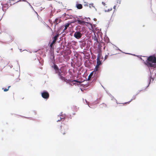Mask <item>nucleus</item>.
<instances>
[{
    "label": "nucleus",
    "instance_id": "obj_1",
    "mask_svg": "<svg viewBox=\"0 0 156 156\" xmlns=\"http://www.w3.org/2000/svg\"><path fill=\"white\" fill-rule=\"evenodd\" d=\"M144 63L149 68H155L156 67V57L154 55L149 56Z\"/></svg>",
    "mask_w": 156,
    "mask_h": 156
},
{
    "label": "nucleus",
    "instance_id": "obj_2",
    "mask_svg": "<svg viewBox=\"0 0 156 156\" xmlns=\"http://www.w3.org/2000/svg\"><path fill=\"white\" fill-rule=\"evenodd\" d=\"M83 35L82 33L78 31L76 32L74 34V36L77 39H80Z\"/></svg>",
    "mask_w": 156,
    "mask_h": 156
},
{
    "label": "nucleus",
    "instance_id": "obj_3",
    "mask_svg": "<svg viewBox=\"0 0 156 156\" xmlns=\"http://www.w3.org/2000/svg\"><path fill=\"white\" fill-rule=\"evenodd\" d=\"M41 94L42 97L44 99H48L49 96V93L47 91H44L42 92Z\"/></svg>",
    "mask_w": 156,
    "mask_h": 156
},
{
    "label": "nucleus",
    "instance_id": "obj_4",
    "mask_svg": "<svg viewBox=\"0 0 156 156\" xmlns=\"http://www.w3.org/2000/svg\"><path fill=\"white\" fill-rule=\"evenodd\" d=\"M76 22H77V23L79 24L83 25H85L86 23V22L84 21L80 20L79 19H78L76 21Z\"/></svg>",
    "mask_w": 156,
    "mask_h": 156
},
{
    "label": "nucleus",
    "instance_id": "obj_5",
    "mask_svg": "<svg viewBox=\"0 0 156 156\" xmlns=\"http://www.w3.org/2000/svg\"><path fill=\"white\" fill-rule=\"evenodd\" d=\"M56 73L58 74V75L61 80L66 81V79L64 77L62 76V75L61 73V72H56Z\"/></svg>",
    "mask_w": 156,
    "mask_h": 156
},
{
    "label": "nucleus",
    "instance_id": "obj_6",
    "mask_svg": "<svg viewBox=\"0 0 156 156\" xmlns=\"http://www.w3.org/2000/svg\"><path fill=\"white\" fill-rule=\"evenodd\" d=\"M59 36V34H56L54 37H52V39H53L52 42L56 43V42L57 40L58 37Z\"/></svg>",
    "mask_w": 156,
    "mask_h": 156
},
{
    "label": "nucleus",
    "instance_id": "obj_7",
    "mask_svg": "<svg viewBox=\"0 0 156 156\" xmlns=\"http://www.w3.org/2000/svg\"><path fill=\"white\" fill-rule=\"evenodd\" d=\"M101 63L100 59V56H98L97 58V65L96 66H99L101 64Z\"/></svg>",
    "mask_w": 156,
    "mask_h": 156
},
{
    "label": "nucleus",
    "instance_id": "obj_8",
    "mask_svg": "<svg viewBox=\"0 0 156 156\" xmlns=\"http://www.w3.org/2000/svg\"><path fill=\"white\" fill-rule=\"evenodd\" d=\"M78 31L79 32H80V33H82V34L83 35V32L85 31V27H83L80 28L79 29Z\"/></svg>",
    "mask_w": 156,
    "mask_h": 156
},
{
    "label": "nucleus",
    "instance_id": "obj_9",
    "mask_svg": "<svg viewBox=\"0 0 156 156\" xmlns=\"http://www.w3.org/2000/svg\"><path fill=\"white\" fill-rule=\"evenodd\" d=\"M14 39L13 37L10 35H9L8 37V41L10 42L14 40Z\"/></svg>",
    "mask_w": 156,
    "mask_h": 156
},
{
    "label": "nucleus",
    "instance_id": "obj_10",
    "mask_svg": "<svg viewBox=\"0 0 156 156\" xmlns=\"http://www.w3.org/2000/svg\"><path fill=\"white\" fill-rule=\"evenodd\" d=\"M61 21L60 19L56 18L55 19V21L53 22V23L55 24V26L57 25L58 23H60Z\"/></svg>",
    "mask_w": 156,
    "mask_h": 156
},
{
    "label": "nucleus",
    "instance_id": "obj_11",
    "mask_svg": "<svg viewBox=\"0 0 156 156\" xmlns=\"http://www.w3.org/2000/svg\"><path fill=\"white\" fill-rule=\"evenodd\" d=\"M61 132L62 133L63 135H65L67 133V129H65L64 128L62 129V126H61Z\"/></svg>",
    "mask_w": 156,
    "mask_h": 156
},
{
    "label": "nucleus",
    "instance_id": "obj_12",
    "mask_svg": "<svg viewBox=\"0 0 156 156\" xmlns=\"http://www.w3.org/2000/svg\"><path fill=\"white\" fill-rule=\"evenodd\" d=\"M76 6L78 9H81L83 8L82 5L80 4L77 3L76 5Z\"/></svg>",
    "mask_w": 156,
    "mask_h": 156
},
{
    "label": "nucleus",
    "instance_id": "obj_13",
    "mask_svg": "<svg viewBox=\"0 0 156 156\" xmlns=\"http://www.w3.org/2000/svg\"><path fill=\"white\" fill-rule=\"evenodd\" d=\"M58 119L57 120V122H59L60 121H63L64 120V119L63 118H61L60 116H58Z\"/></svg>",
    "mask_w": 156,
    "mask_h": 156
},
{
    "label": "nucleus",
    "instance_id": "obj_14",
    "mask_svg": "<svg viewBox=\"0 0 156 156\" xmlns=\"http://www.w3.org/2000/svg\"><path fill=\"white\" fill-rule=\"evenodd\" d=\"M54 69H55V70L56 71V72H59V71L58 68V66L56 65H55L54 66Z\"/></svg>",
    "mask_w": 156,
    "mask_h": 156
},
{
    "label": "nucleus",
    "instance_id": "obj_15",
    "mask_svg": "<svg viewBox=\"0 0 156 156\" xmlns=\"http://www.w3.org/2000/svg\"><path fill=\"white\" fill-rule=\"evenodd\" d=\"M93 72H92L89 75V76H88V79H87V80H90L91 76H92V75H93Z\"/></svg>",
    "mask_w": 156,
    "mask_h": 156
},
{
    "label": "nucleus",
    "instance_id": "obj_16",
    "mask_svg": "<svg viewBox=\"0 0 156 156\" xmlns=\"http://www.w3.org/2000/svg\"><path fill=\"white\" fill-rule=\"evenodd\" d=\"M69 23H67L66 24H65V28L64 29V30H65L67 29L68 27L69 26Z\"/></svg>",
    "mask_w": 156,
    "mask_h": 156
},
{
    "label": "nucleus",
    "instance_id": "obj_17",
    "mask_svg": "<svg viewBox=\"0 0 156 156\" xmlns=\"http://www.w3.org/2000/svg\"><path fill=\"white\" fill-rule=\"evenodd\" d=\"M55 42H52V43L50 44V46L51 48H54L53 45L55 44Z\"/></svg>",
    "mask_w": 156,
    "mask_h": 156
},
{
    "label": "nucleus",
    "instance_id": "obj_18",
    "mask_svg": "<svg viewBox=\"0 0 156 156\" xmlns=\"http://www.w3.org/2000/svg\"><path fill=\"white\" fill-rule=\"evenodd\" d=\"M99 66H96L94 71L96 72L98 71L99 69Z\"/></svg>",
    "mask_w": 156,
    "mask_h": 156
},
{
    "label": "nucleus",
    "instance_id": "obj_19",
    "mask_svg": "<svg viewBox=\"0 0 156 156\" xmlns=\"http://www.w3.org/2000/svg\"><path fill=\"white\" fill-rule=\"evenodd\" d=\"M10 87H11L10 86H9L8 87V88L7 89L5 88L4 89L3 88L2 89H3L4 91L6 92V91H8L9 90V88Z\"/></svg>",
    "mask_w": 156,
    "mask_h": 156
},
{
    "label": "nucleus",
    "instance_id": "obj_20",
    "mask_svg": "<svg viewBox=\"0 0 156 156\" xmlns=\"http://www.w3.org/2000/svg\"><path fill=\"white\" fill-rule=\"evenodd\" d=\"M135 98H136L135 96H133V98H132V99H131V100L130 101H129V102H126V103H128V104H129V103L130 102H131V101H132L133 100H134V99H135Z\"/></svg>",
    "mask_w": 156,
    "mask_h": 156
},
{
    "label": "nucleus",
    "instance_id": "obj_21",
    "mask_svg": "<svg viewBox=\"0 0 156 156\" xmlns=\"http://www.w3.org/2000/svg\"><path fill=\"white\" fill-rule=\"evenodd\" d=\"M112 10V8H111L110 9H108L107 10H105V12H110V11Z\"/></svg>",
    "mask_w": 156,
    "mask_h": 156
},
{
    "label": "nucleus",
    "instance_id": "obj_22",
    "mask_svg": "<svg viewBox=\"0 0 156 156\" xmlns=\"http://www.w3.org/2000/svg\"><path fill=\"white\" fill-rule=\"evenodd\" d=\"M73 81L77 83H80V82L77 80H74Z\"/></svg>",
    "mask_w": 156,
    "mask_h": 156
},
{
    "label": "nucleus",
    "instance_id": "obj_23",
    "mask_svg": "<svg viewBox=\"0 0 156 156\" xmlns=\"http://www.w3.org/2000/svg\"><path fill=\"white\" fill-rule=\"evenodd\" d=\"M102 4H103V5H104V6H105L106 5L105 3L104 2H102Z\"/></svg>",
    "mask_w": 156,
    "mask_h": 156
},
{
    "label": "nucleus",
    "instance_id": "obj_24",
    "mask_svg": "<svg viewBox=\"0 0 156 156\" xmlns=\"http://www.w3.org/2000/svg\"><path fill=\"white\" fill-rule=\"evenodd\" d=\"M102 47V46L101 45V44H99L98 45V47L99 48L100 47V48H101V47Z\"/></svg>",
    "mask_w": 156,
    "mask_h": 156
},
{
    "label": "nucleus",
    "instance_id": "obj_25",
    "mask_svg": "<svg viewBox=\"0 0 156 156\" xmlns=\"http://www.w3.org/2000/svg\"><path fill=\"white\" fill-rule=\"evenodd\" d=\"M108 55H105V59H106L108 57Z\"/></svg>",
    "mask_w": 156,
    "mask_h": 156
},
{
    "label": "nucleus",
    "instance_id": "obj_26",
    "mask_svg": "<svg viewBox=\"0 0 156 156\" xmlns=\"http://www.w3.org/2000/svg\"><path fill=\"white\" fill-rule=\"evenodd\" d=\"M116 7V5H114V6L113 7V9H115Z\"/></svg>",
    "mask_w": 156,
    "mask_h": 156
},
{
    "label": "nucleus",
    "instance_id": "obj_27",
    "mask_svg": "<svg viewBox=\"0 0 156 156\" xmlns=\"http://www.w3.org/2000/svg\"><path fill=\"white\" fill-rule=\"evenodd\" d=\"M80 19L82 20H84V19L83 18V17H81L80 18Z\"/></svg>",
    "mask_w": 156,
    "mask_h": 156
},
{
    "label": "nucleus",
    "instance_id": "obj_28",
    "mask_svg": "<svg viewBox=\"0 0 156 156\" xmlns=\"http://www.w3.org/2000/svg\"><path fill=\"white\" fill-rule=\"evenodd\" d=\"M48 27L52 31V29L49 27V26H48Z\"/></svg>",
    "mask_w": 156,
    "mask_h": 156
}]
</instances>
